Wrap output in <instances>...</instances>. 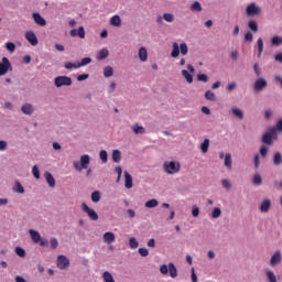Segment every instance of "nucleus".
I'll return each instance as SVG.
<instances>
[{
    "label": "nucleus",
    "instance_id": "1",
    "mask_svg": "<svg viewBox=\"0 0 282 282\" xmlns=\"http://www.w3.org/2000/svg\"><path fill=\"white\" fill-rule=\"evenodd\" d=\"M180 52L182 56H186V54H188V45L186 43H182L180 45L177 44V42H174L172 44V53H171L172 58H177V56H180Z\"/></svg>",
    "mask_w": 282,
    "mask_h": 282
},
{
    "label": "nucleus",
    "instance_id": "2",
    "mask_svg": "<svg viewBox=\"0 0 282 282\" xmlns=\"http://www.w3.org/2000/svg\"><path fill=\"white\" fill-rule=\"evenodd\" d=\"M182 164L175 161H165L163 163V171L169 175H175L178 171H181Z\"/></svg>",
    "mask_w": 282,
    "mask_h": 282
},
{
    "label": "nucleus",
    "instance_id": "3",
    "mask_svg": "<svg viewBox=\"0 0 282 282\" xmlns=\"http://www.w3.org/2000/svg\"><path fill=\"white\" fill-rule=\"evenodd\" d=\"M273 140H276V128H269L268 132L262 135V144L272 147Z\"/></svg>",
    "mask_w": 282,
    "mask_h": 282
},
{
    "label": "nucleus",
    "instance_id": "4",
    "mask_svg": "<svg viewBox=\"0 0 282 282\" xmlns=\"http://www.w3.org/2000/svg\"><path fill=\"white\" fill-rule=\"evenodd\" d=\"M55 87H72V79L68 76H58L54 79Z\"/></svg>",
    "mask_w": 282,
    "mask_h": 282
},
{
    "label": "nucleus",
    "instance_id": "5",
    "mask_svg": "<svg viewBox=\"0 0 282 282\" xmlns=\"http://www.w3.org/2000/svg\"><path fill=\"white\" fill-rule=\"evenodd\" d=\"M10 70H12L10 59H8V57H2V63H0V76H6Z\"/></svg>",
    "mask_w": 282,
    "mask_h": 282
},
{
    "label": "nucleus",
    "instance_id": "6",
    "mask_svg": "<svg viewBox=\"0 0 282 282\" xmlns=\"http://www.w3.org/2000/svg\"><path fill=\"white\" fill-rule=\"evenodd\" d=\"M82 210H84V213L88 215L91 221H98V213H96V210L87 206V203L82 204Z\"/></svg>",
    "mask_w": 282,
    "mask_h": 282
},
{
    "label": "nucleus",
    "instance_id": "7",
    "mask_svg": "<svg viewBox=\"0 0 282 282\" xmlns=\"http://www.w3.org/2000/svg\"><path fill=\"white\" fill-rule=\"evenodd\" d=\"M246 12L248 17H257L258 14H261V9L257 3L252 2L247 7Z\"/></svg>",
    "mask_w": 282,
    "mask_h": 282
},
{
    "label": "nucleus",
    "instance_id": "8",
    "mask_svg": "<svg viewBox=\"0 0 282 282\" xmlns=\"http://www.w3.org/2000/svg\"><path fill=\"white\" fill-rule=\"evenodd\" d=\"M69 265V259L65 256H58L57 257V268L59 270H67V267Z\"/></svg>",
    "mask_w": 282,
    "mask_h": 282
},
{
    "label": "nucleus",
    "instance_id": "9",
    "mask_svg": "<svg viewBox=\"0 0 282 282\" xmlns=\"http://www.w3.org/2000/svg\"><path fill=\"white\" fill-rule=\"evenodd\" d=\"M254 90L256 91H263V89H265V87H268V80H265L264 78H258L254 82Z\"/></svg>",
    "mask_w": 282,
    "mask_h": 282
},
{
    "label": "nucleus",
    "instance_id": "10",
    "mask_svg": "<svg viewBox=\"0 0 282 282\" xmlns=\"http://www.w3.org/2000/svg\"><path fill=\"white\" fill-rule=\"evenodd\" d=\"M25 39L33 45V47H36V45H39V39L36 37V34H34V32L28 31L25 33Z\"/></svg>",
    "mask_w": 282,
    "mask_h": 282
},
{
    "label": "nucleus",
    "instance_id": "11",
    "mask_svg": "<svg viewBox=\"0 0 282 282\" xmlns=\"http://www.w3.org/2000/svg\"><path fill=\"white\" fill-rule=\"evenodd\" d=\"M33 21L41 28H45V25H47V21H45V18L41 17V13H33Z\"/></svg>",
    "mask_w": 282,
    "mask_h": 282
},
{
    "label": "nucleus",
    "instance_id": "12",
    "mask_svg": "<svg viewBox=\"0 0 282 282\" xmlns=\"http://www.w3.org/2000/svg\"><path fill=\"white\" fill-rule=\"evenodd\" d=\"M139 58L142 63L149 61V52L147 51V47L142 46L139 48Z\"/></svg>",
    "mask_w": 282,
    "mask_h": 282
},
{
    "label": "nucleus",
    "instance_id": "13",
    "mask_svg": "<svg viewBox=\"0 0 282 282\" xmlns=\"http://www.w3.org/2000/svg\"><path fill=\"white\" fill-rule=\"evenodd\" d=\"M29 235L33 241V243H39L43 237H41V234L34 229L29 230Z\"/></svg>",
    "mask_w": 282,
    "mask_h": 282
},
{
    "label": "nucleus",
    "instance_id": "14",
    "mask_svg": "<svg viewBox=\"0 0 282 282\" xmlns=\"http://www.w3.org/2000/svg\"><path fill=\"white\" fill-rule=\"evenodd\" d=\"M124 187L133 188V176H131L127 171L124 172Z\"/></svg>",
    "mask_w": 282,
    "mask_h": 282
},
{
    "label": "nucleus",
    "instance_id": "15",
    "mask_svg": "<svg viewBox=\"0 0 282 282\" xmlns=\"http://www.w3.org/2000/svg\"><path fill=\"white\" fill-rule=\"evenodd\" d=\"M104 241L105 243L111 245L116 241V235L111 231H107L104 234Z\"/></svg>",
    "mask_w": 282,
    "mask_h": 282
},
{
    "label": "nucleus",
    "instance_id": "16",
    "mask_svg": "<svg viewBox=\"0 0 282 282\" xmlns=\"http://www.w3.org/2000/svg\"><path fill=\"white\" fill-rule=\"evenodd\" d=\"M44 177L51 188H54L56 186V180H54V176L50 172L44 173Z\"/></svg>",
    "mask_w": 282,
    "mask_h": 282
},
{
    "label": "nucleus",
    "instance_id": "17",
    "mask_svg": "<svg viewBox=\"0 0 282 282\" xmlns=\"http://www.w3.org/2000/svg\"><path fill=\"white\" fill-rule=\"evenodd\" d=\"M270 206H272V202L269 198H265L261 204H260V210L261 213H268L270 210Z\"/></svg>",
    "mask_w": 282,
    "mask_h": 282
},
{
    "label": "nucleus",
    "instance_id": "18",
    "mask_svg": "<svg viewBox=\"0 0 282 282\" xmlns=\"http://www.w3.org/2000/svg\"><path fill=\"white\" fill-rule=\"evenodd\" d=\"M279 263H281V251H276V252L271 257V260H270V264H271L272 267L279 265Z\"/></svg>",
    "mask_w": 282,
    "mask_h": 282
},
{
    "label": "nucleus",
    "instance_id": "19",
    "mask_svg": "<svg viewBox=\"0 0 282 282\" xmlns=\"http://www.w3.org/2000/svg\"><path fill=\"white\" fill-rule=\"evenodd\" d=\"M131 129H132L133 133H135V135L147 133V129L142 126H139L138 123L131 126Z\"/></svg>",
    "mask_w": 282,
    "mask_h": 282
},
{
    "label": "nucleus",
    "instance_id": "20",
    "mask_svg": "<svg viewBox=\"0 0 282 282\" xmlns=\"http://www.w3.org/2000/svg\"><path fill=\"white\" fill-rule=\"evenodd\" d=\"M21 111L25 113V116H32L34 113V108L31 104H25L21 107Z\"/></svg>",
    "mask_w": 282,
    "mask_h": 282
},
{
    "label": "nucleus",
    "instance_id": "21",
    "mask_svg": "<svg viewBox=\"0 0 282 282\" xmlns=\"http://www.w3.org/2000/svg\"><path fill=\"white\" fill-rule=\"evenodd\" d=\"M110 25H113L115 28H120V25H122V19H120V15H113L110 19Z\"/></svg>",
    "mask_w": 282,
    "mask_h": 282
},
{
    "label": "nucleus",
    "instance_id": "22",
    "mask_svg": "<svg viewBox=\"0 0 282 282\" xmlns=\"http://www.w3.org/2000/svg\"><path fill=\"white\" fill-rule=\"evenodd\" d=\"M90 158L88 154H84L80 156V166L82 169H87L89 166Z\"/></svg>",
    "mask_w": 282,
    "mask_h": 282
},
{
    "label": "nucleus",
    "instance_id": "23",
    "mask_svg": "<svg viewBox=\"0 0 282 282\" xmlns=\"http://www.w3.org/2000/svg\"><path fill=\"white\" fill-rule=\"evenodd\" d=\"M13 192L19 193L20 195H23V193H25V188L23 187V185H21V182L15 181L13 186Z\"/></svg>",
    "mask_w": 282,
    "mask_h": 282
},
{
    "label": "nucleus",
    "instance_id": "24",
    "mask_svg": "<svg viewBox=\"0 0 282 282\" xmlns=\"http://www.w3.org/2000/svg\"><path fill=\"white\" fill-rule=\"evenodd\" d=\"M167 272L172 279H175L177 276V268H175V264H173V262L169 264Z\"/></svg>",
    "mask_w": 282,
    "mask_h": 282
},
{
    "label": "nucleus",
    "instance_id": "25",
    "mask_svg": "<svg viewBox=\"0 0 282 282\" xmlns=\"http://www.w3.org/2000/svg\"><path fill=\"white\" fill-rule=\"evenodd\" d=\"M108 56H109V50L102 48L99 51L97 55V61H105V58H107Z\"/></svg>",
    "mask_w": 282,
    "mask_h": 282
},
{
    "label": "nucleus",
    "instance_id": "26",
    "mask_svg": "<svg viewBox=\"0 0 282 282\" xmlns=\"http://www.w3.org/2000/svg\"><path fill=\"white\" fill-rule=\"evenodd\" d=\"M205 98L207 100H209V102H216L217 101V96L215 95V93H213V90H207L205 93Z\"/></svg>",
    "mask_w": 282,
    "mask_h": 282
},
{
    "label": "nucleus",
    "instance_id": "27",
    "mask_svg": "<svg viewBox=\"0 0 282 282\" xmlns=\"http://www.w3.org/2000/svg\"><path fill=\"white\" fill-rule=\"evenodd\" d=\"M248 28L250 29L251 32H259V24L254 20H250L248 22Z\"/></svg>",
    "mask_w": 282,
    "mask_h": 282
},
{
    "label": "nucleus",
    "instance_id": "28",
    "mask_svg": "<svg viewBox=\"0 0 282 282\" xmlns=\"http://www.w3.org/2000/svg\"><path fill=\"white\" fill-rule=\"evenodd\" d=\"M252 182L256 186H261V184H263V178H261V174L259 173L254 174Z\"/></svg>",
    "mask_w": 282,
    "mask_h": 282
},
{
    "label": "nucleus",
    "instance_id": "29",
    "mask_svg": "<svg viewBox=\"0 0 282 282\" xmlns=\"http://www.w3.org/2000/svg\"><path fill=\"white\" fill-rule=\"evenodd\" d=\"M104 76H105V78H111V76H113V67L106 66L104 68Z\"/></svg>",
    "mask_w": 282,
    "mask_h": 282
},
{
    "label": "nucleus",
    "instance_id": "30",
    "mask_svg": "<svg viewBox=\"0 0 282 282\" xmlns=\"http://www.w3.org/2000/svg\"><path fill=\"white\" fill-rule=\"evenodd\" d=\"M208 147H210V140L205 139L204 142L200 144L202 153H208Z\"/></svg>",
    "mask_w": 282,
    "mask_h": 282
},
{
    "label": "nucleus",
    "instance_id": "31",
    "mask_svg": "<svg viewBox=\"0 0 282 282\" xmlns=\"http://www.w3.org/2000/svg\"><path fill=\"white\" fill-rule=\"evenodd\" d=\"M99 158H100V160H101V162H102L104 164H107V162H108V160H109V154L107 153L106 150H101V151L99 152Z\"/></svg>",
    "mask_w": 282,
    "mask_h": 282
},
{
    "label": "nucleus",
    "instance_id": "32",
    "mask_svg": "<svg viewBox=\"0 0 282 282\" xmlns=\"http://www.w3.org/2000/svg\"><path fill=\"white\" fill-rule=\"evenodd\" d=\"M273 164H274L275 166H279V165L282 164V156H281V154H280L279 152H275V153H274V156H273Z\"/></svg>",
    "mask_w": 282,
    "mask_h": 282
},
{
    "label": "nucleus",
    "instance_id": "33",
    "mask_svg": "<svg viewBox=\"0 0 282 282\" xmlns=\"http://www.w3.org/2000/svg\"><path fill=\"white\" fill-rule=\"evenodd\" d=\"M191 11H192V12H202V3H199V1H195V2L191 6Z\"/></svg>",
    "mask_w": 282,
    "mask_h": 282
},
{
    "label": "nucleus",
    "instance_id": "34",
    "mask_svg": "<svg viewBox=\"0 0 282 282\" xmlns=\"http://www.w3.org/2000/svg\"><path fill=\"white\" fill-rule=\"evenodd\" d=\"M129 246L132 250H135V248H139L140 242H138V239H135V237H132L129 239Z\"/></svg>",
    "mask_w": 282,
    "mask_h": 282
},
{
    "label": "nucleus",
    "instance_id": "35",
    "mask_svg": "<svg viewBox=\"0 0 282 282\" xmlns=\"http://www.w3.org/2000/svg\"><path fill=\"white\" fill-rule=\"evenodd\" d=\"M258 57L261 58V54H263V39H258Z\"/></svg>",
    "mask_w": 282,
    "mask_h": 282
},
{
    "label": "nucleus",
    "instance_id": "36",
    "mask_svg": "<svg viewBox=\"0 0 282 282\" xmlns=\"http://www.w3.org/2000/svg\"><path fill=\"white\" fill-rule=\"evenodd\" d=\"M112 160H113V162H116L117 164L120 162V160H121L120 150H113V151H112Z\"/></svg>",
    "mask_w": 282,
    "mask_h": 282
},
{
    "label": "nucleus",
    "instance_id": "37",
    "mask_svg": "<svg viewBox=\"0 0 282 282\" xmlns=\"http://www.w3.org/2000/svg\"><path fill=\"white\" fill-rule=\"evenodd\" d=\"M231 111L234 116H236V118H239V120H243V111H241V109L232 108Z\"/></svg>",
    "mask_w": 282,
    "mask_h": 282
},
{
    "label": "nucleus",
    "instance_id": "38",
    "mask_svg": "<svg viewBox=\"0 0 282 282\" xmlns=\"http://www.w3.org/2000/svg\"><path fill=\"white\" fill-rule=\"evenodd\" d=\"M102 279L105 282H116V280H113V275H111L109 271L104 272Z\"/></svg>",
    "mask_w": 282,
    "mask_h": 282
},
{
    "label": "nucleus",
    "instance_id": "39",
    "mask_svg": "<svg viewBox=\"0 0 282 282\" xmlns=\"http://www.w3.org/2000/svg\"><path fill=\"white\" fill-rule=\"evenodd\" d=\"M158 204V199L152 198L145 203V208H156Z\"/></svg>",
    "mask_w": 282,
    "mask_h": 282
},
{
    "label": "nucleus",
    "instance_id": "40",
    "mask_svg": "<svg viewBox=\"0 0 282 282\" xmlns=\"http://www.w3.org/2000/svg\"><path fill=\"white\" fill-rule=\"evenodd\" d=\"M182 76H184V78L187 80V83H189V85L193 83V75H191V73H188V70L183 69Z\"/></svg>",
    "mask_w": 282,
    "mask_h": 282
},
{
    "label": "nucleus",
    "instance_id": "41",
    "mask_svg": "<svg viewBox=\"0 0 282 282\" xmlns=\"http://www.w3.org/2000/svg\"><path fill=\"white\" fill-rule=\"evenodd\" d=\"M225 166L232 169V156H230V154L225 155Z\"/></svg>",
    "mask_w": 282,
    "mask_h": 282
},
{
    "label": "nucleus",
    "instance_id": "42",
    "mask_svg": "<svg viewBox=\"0 0 282 282\" xmlns=\"http://www.w3.org/2000/svg\"><path fill=\"white\" fill-rule=\"evenodd\" d=\"M89 63H91V58L90 57H84L82 59V62L77 63V67H85V65H89Z\"/></svg>",
    "mask_w": 282,
    "mask_h": 282
},
{
    "label": "nucleus",
    "instance_id": "43",
    "mask_svg": "<svg viewBox=\"0 0 282 282\" xmlns=\"http://www.w3.org/2000/svg\"><path fill=\"white\" fill-rule=\"evenodd\" d=\"M163 19L167 23H173V21H175V15H173V13H164Z\"/></svg>",
    "mask_w": 282,
    "mask_h": 282
},
{
    "label": "nucleus",
    "instance_id": "44",
    "mask_svg": "<svg viewBox=\"0 0 282 282\" xmlns=\"http://www.w3.org/2000/svg\"><path fill=\"white\" fill-rule=\"evenodd\" d=\"M213 219H217L221 217V209L219 207H215L212 214Z\"/></svg>",
    "mask_w": 282,
    "mask_h": 282
},
{
    "label": "nucleus",
    "instance_id": "45",
    "mask_svg": "<svg viewBox=\"0 0 282 282\" xmlns=\"http://www.w3.org/2000/svg\"><path fill=\"white\" fill-rule=\"evenodd\" d=\"M32 173H33V177H35V180H41V172L39 171V166L34 165L32 167Z\"/></svg>",
    "mask_w": 282,
    "mask_h": 282
},
{
    "label": "nucleus",
    "instance_id": "46",
    "mask_svg": "<svg viewBox=\"0 0 282 282\" xmlns=\"http://www.w3.org/2000/svg\"><path fill=\"white\" fill-rule=\"evenodd\" d=\"M78 68H79L78 63L67 62L65 64V69H78Z\"/></svg>",
    "mask_w": 282,
    "mask_h": 282
},
{
    "label": "nucleus",
    "instance_id": "47",
    "mask_svg": "<svg viewBox=\"0 0 282 282\" xmlns=\"http://www.w3.org/2000/svg\"><path fill=\"white\" fill-rule=\"evenodd\" d=\"M91 202H95V203L100 202V192L96 191L91 193Z\"/></svg>",
    "mask_w": 282,
    "mask_h": 282
},
{
    "label": "nucleus",
    "instance_id": "48",
    "mask_svg": "<svg viewBox=\"0 0 282 282\" xmlns=\"http://www.w3.org/2000/svg\"><path fill=\"white\" fill-rule=\"evenodd\" d=\"M6 48L8 50V52H14L17 50V45H14V43L12 42H7L6 43Z\"/></svg>",
    "mask_w": 282,
    "mask_h": 282
},
{
    "label": "nucleus",
    "instance_id": "49",
    "mask_svg": "<svg viewBox=\"0 0 282 282\" xmlns=\"http://www.w3.org/2000/svg\"><path fill=\"white\" fill-rule=\"evenodd\" d=\"M50 246H51L52 250H56V248H58V239L51 238Z\"/></svg>",
    "mask_w": 282,
    "mask_h": 282
},
{
    "label": "nucleus",
    "instance_id": "50",
    "mask_svg": "<svg viewBox=\"0 0 282 282\" xmlns=\"http://www.w3.org/2000/svg\"><path fill=\"white\" fill-rule=\"evenodd\" d=\"M267 278L270 282H276V275L272 271H267Z\"/></svg>",
    "mask_w": 282,
    "mask_h": 282
},
{
    "label": "nucleus",
    "instance_id": "51",
    "mask_svg": "<svg viewBox=\"0 0 282 282\" xmlns=\"http://www.w3.org/2000/svg\"><path fill=\"white\" fill-rule=\"evenodd\" d=\"M271 43L272 45L279 46L282 43V39L280 36H273Z\"/></svg>",
    "mask_w": 282,
    "mask_h": 282
},
{
    "label": "nucleus",
    "instance_id": "52",
    "mask_svg": "<svg viewBox=\"0 0 282 282\" xmlns=\"http://www.w3.org/2000/svg\"><path fill=\"white\" fill-rule=\"evenodd\" d=\"M197 80H200V83H208V75L206 74H198Z\"/></svg>",
    "mask_w": 282,
    "mask_h": 282
},
{
    "label": "nucleus",
    "instance_id": "53",
    "mask_svg": "<svg viewBox=\"0 0 282 282\" xmlns=\"http://www.w3.org/2000/svg\"><path fill=\"white\" fill-rule=\"evenodd\" d=\"M15 254H18V257H25V250L21 247H17Z\"/></svg>",
    "mask_w": 282,
    "mask_h": 282
},
{
    "label": "nucleus",
    "instance_id": "54",
    "mask_svg": "<svg viewBox=\"0 0 282 282\" xmlns=\"http://www.w3.org/2000/svg\"><path fill=\"white\" fill-rule=\"evenodd\" d=\"M138 252L141 257H149V249L147 248H139Z\"/></svg>",
    "mask_w": 282,
    "mask_h": 282
},
{
    "label": "nucleus",
    "instance_id": "55",
    "mask_svg": "<svg viewBox=\"0 0 282 282\" xmlns=\"http://www.w3.org/2000/svg\"><path fill=\"white\" fill-rule=\"evenodd\" d=\"M77 36H79V39H85V28H83V26L78 28Z\"/></svg>",
    "mask_w": 282,
    "mask_h": 282
},
{
    "label": "nucleus",
    "instance_id": "56",
    "mask_svg": "<svg viewBox=\"0 0 282 282\" xmlns=\"http://www.w3.org/2000/svg\"><path fill=\"white\" fill-rule=\"evenodd\" d=\"M260 155H261V158H265L268 155V147L262 145L260 148Z\"/></svg>",
    "mask_w": 282,
    "mask_h": 282
},
{
    "label": "nucleus",
    "instance_id": "57",
    "mask_svg": "<svg viewBox=\"0 0 282 282\" xmlns=\"http://www.w3.org/2000/svg\"><path fill=\"white\" fill-rule=\"evenodd\" d=\"M40 246L42 248H47V246H50V241L45 238H41V240L39 241Z\"/></svg>",
    "mask_w": 282,
    "mask_h": 282
},
{
    "label": "nucleus",
    "instance_id": "58",
    "mask_svg": "<svg viewBox=\"0 0 282 282\" xmlns=\"http://www.w3.org/2000/svg\"><path fill=\"white\" fill-rule=\"evenodd\" d=\"M192 215H193V217H199V207L194 205L192 207Z\"/></svg>",
    "mask_w": 282,
    "mask_h": 282
},
{
    "label": "nucleus",
    "instance_id": "59",
    "mask_svg": "<svg viewBox=\"0 0 282 282\" xmlns=\"http://www.w3.org/2000/svg\"><path fill=\"white\" fill-rule=\"evenodd\" d=\"M252 32L249 31L245 34V41H247V43H252Z\"/></svg>",
    "mask_w": 282,
    "mask_h": 282
},
{
    "label": "nucleus",
    "instance_id": "60",
    "mask_svg": "<svg viewBox=\"0 0 282 282\" xmlns=\"http://www.w3.org/2000/svg\"><path fill=\"white\" fill-rule=\"evenodd\" d=\"M161 274H169V265L163 264L160 267Z\"/></svg>",
    "mask_w": 282,
    "mask_h": 282
},
{
    "label": "nucleus",
    "instance_id": "61",
    "mask_svg": "<svg viewBox=\"0 0 282 282\" xmlns=\"http://www.w3.org/2000/svg\"><path fill=\"white\" fill-rule=\"evenodd\" d=\"M87 78H89V74H82L77 76L78 83H83V80H87Z\"/></svg>",
    "mask_w": 282,
    "mask_h": 282
},
{
    "label": "nucleus",
    "instance_id": "62",
    "mask_svg": "<svg viewBox=\"0 0 282 282\" xmlns=\"http://www.w3.org/2000/svg\"><path fill=\"white\" fill-rule=\"evenodd\" d=\"M275 129V133L276 131H279L280 133H282V119H280L278 122H276V127H273Z\"/></svg>",
    "mask_w": 282,
    "mask_h": 282
},
{
    "label": "nucleus",
    "instance_id": "63",
    "mask_svg": "<svg viewBox=\"0 0 282 282\" xmlns=\"http://www.w3.org/2000/svg\"><path fill=\"white\" fill-rule=\"evenodd\" d=\"M221 185L224 186V188H230V181H228V180H226V178H224L223 181H221Z\"/></svg>",
    "mask_w": 282,
    "mask_h": 282
},
{
    "label": "nucleus",
    "instance_id": "64",
    "mask_svg": "<svg viewBox=\"0 0 282 282\" xmlns=\"http://www.w3.org/2000/svg\"><path fill=\"white\" fill-rule=\"evenodd\" d=\"M253 69L256 72L257 76H261V67H259V64H254Z\"/></svg>",
    "mask_w": 282,
    "mask_h": 282
}]
</instances>
